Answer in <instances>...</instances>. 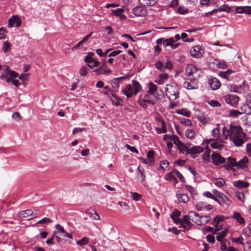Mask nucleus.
Masks as SVG:
<instances>
[{"label":"nucleus","mask_w":251,"mask_h":251,"mask_svg":"<svg viewBox=\"0 0 251 251\" xmlns=\"http://www.w3.org/2000/svg\"><path fill=\"white\" fill-rule=\"evenodd\" d=\"M214 183L217 187H222L226 184V182L223 178H219L215 179Z\"/></svg>","instance_id":"obj_44"},{"label":"nucleus","mask_w":251,"mask_h":251,"mask_svg":"<svg viewBox=\"0 0 251 251\" xmlns=\"http://www.w3.org/2000/svg\"><path fill=\"white\" fill-rule=\"evenodd\" d=\"M112 12L114 15L120 17L121 20H125L126 19V16L123 14V13L124 12L123 8H118L115 10H112Z\"/></svg>","instance_id":"obj_33"},{"label":"nucleus","mask_w":251,"mask_h":251,"mask_svg":"<svg viewBox=\"0 0 251 251\" xmlns=\"http://www.w3.org/2000/svg\"><path fill=\"white\" fill-rule=\"evenodd\" d=\"M148 92L151 95H154L157 89V86L152 82H150L148 84Z\"/></svg>","instance_id":"obj_37"},{"label":"nucleus","mask_w":251,"mask_h":251,"mask_svg":"<svg viewBox=\"0 0 251 251\" xmlns=\"http://www.w3.org/2000/svg\"><path fill=\"white\" fill-rule=\"evenodd\" d=\"M210 146L214 149L222 150L224 146L218 142H214L210 144Z\"/></svg>","instance_id":"obj_48"},{"label":"nucleus","mask_w":251,"mask_h":251,"mask_svg":"<svg viewBox=\"0 0 251 251\" xmlns=\"http://www.w3.org/2000/svg\"><path fill=\"white\" fill-rule=\"evenodd\" d=\"M189 220L196 224L199 225L200 215L194 211H190L188 215L183 216L182 228L185 230H188L193 225Z\"/></svg>","instance_id":"obj_3"},{"label":"nucleus","mask_w":251,"mask_h":251,"mask_svg":"<svg viewBox=\"0 0 251 251\" xmlns=\"http://www.w3.org/2000/svg\"><path fill=\"white\" fill-rule=\"evenodd\" d=\"M177 113L183 115L186 117H190L191 116V112L185 108H182L176 110Z\"/></svg>","instance_id":"obj_41"},{"label":"nucleus","mask_w":251,"mask_h":251,"mask_svg":"<svg viewBox=\"0 0 251 251\" xmlns=\"http://www.w3.org/2000/svg\"><path fill=\"white\" fill-rule=\"evenodd\" d=\"M179 201L183 203H186L189 200V196L185 194H178L176 195Z\"/></svg>","instance_id":"obj_36"},{"label":"nucleus","mask_w":251,"mask_h":251,"mask_svg":"<svg viewBox=\"0 0 251 251\" xmlns=\"http://www.w3.org/2000/svg\"><path fill=\"white\" fill-rule=\"evenodd\" d=\"M236 196L238 200L242 202L245 201V195L244 191L240 190H238L236 193Z\"/></svg>","instance_id":"obj_43"},{"label":"nucleus","mask_w":251,"mask_h":251,"mask_svg":"<svg viewBox=\"0 0 251 251\" xmlns=\"http://www.w3.org/2000/svg\"><path fill=\"white\" fill-rule=\"evenodd\" d=\"M236 12L238 13L251 14V6H239L236 8Z\"/></svg>","instance_id":"obj_29"},{"label":"nucleus","mask_w":251,"mask_h":251,"mask_svg":"<svg viewBox=\"0 0 251 251\" xmlns=\"http://www.w3.org/2000/svg\"><path fill=\"white\" fill-rule=\"evenodd\" d=\"M9 68L8 67H6L2 70L0 78L1 79H4L5 77H7L8 75H9Z\"/></svg>","instance_id":"obj_52"},{"label":"nucleus","mask_w":251,"mask_h":251,"mask_svg":"<svg viewBox=\"0 0 251 251\" xmlns=\"http://www.w3.org/2000/svg\"><path fill=\"white\" fill-rule=\"evenodd\" d=\"M180 123L181 124L186 126H192V121L190 119L182 118L180 119Z\"/></svg>","instance_id":"obj_50"},{"label":"nucleus","mask_w":251,"mask_h":251,"mask_svg":"<svg viewBox=\"0 0 251 251\" xmlns=\"http://www.w3.org/2000/svg\"><path fill=\"white\" fill-rule=\"evenodd\" d=\"M177 12L180 14H185L188 12V9L184 7L179 6L177 8Z\"/></svg>","instance_id":"obj_60"},{"label":"nucleus","mask_w":251,"mask_h":251,"mask_svg":"<svg viewBox=\"0 0 251 251\" xmlns=\"http://www.w3.org/2000/svg\"><path fill=\"white\" fill-rule=\"evenodd\" d=\"M22 24V21L17 15L12 16L8 20V25L10 27H19Z\"/></svg>","instance_id":"obj_14"},{"label":"nucleus","mask_w":251,"mask_h":251,"mask_svg":"<svg viewBox=\"0 0 251 251\" xmlns=\"http://www.w3.org/2000/svg\"><path fill=\"white\" fill-rule=\"evenodd\" d=\"M210 220V217L209 215L200 216L199 225H202L207 224Z\"/></svg>","instance_id":"obj_38"},{"label":"nucleus","mask_w":251,"mask_h":251,"mask_svg":"<svg viewBox=\"0 0 251 251\" xmlns=\"http://www.w3.org/2000/svg\"><path fill=\"white\" fill-rule=\"evenodd\" d=\"M204 52L201 46L197 45L192 47L190 50V54L193 57L201 58Z\"/></svg>","instance_id":"obj_13"},{"label":"nucleus","mask_w":251,"mask_h":251,"mask_svg":"<svg viewBox=\"0 0 251 251\" xmlns=\"http://www.w3.org/2000/svg\"><path fill=\"white\" fill-rule=\"evenodd\" d=\"M123 93L125 95L127 99L131 98L134 94L133 87L131 84H127L125 89L122 90Z\"/></svg>","instance_id":"obj_25"},{"label":"nucleus","mask_w":251,"mask_h":251,"mask_svg":"<svg viewBox=\"0 0 251 251\" xmlns=\"http://www.w3.org/2000/svg\"><path fill=\"white\" fill-rule=\"evenodd\" d=\"M88 238L86 236H84L81 240L76 241L77 244L80 246L86 245L88 243Z\"/></svg>","instance_id":"obj_51"},{"label":"nucleus","mask_w":251,"mask_h":251,"mask_svg":"<svg viewBox=\"0 0 251 251\" xmlns=\"http://www.w3.org/2000/svg\"><path fill=\"white\" fill-rule=\"evenodd\" d=\"M222 129L225 139H227L228 137L235 146H241L245 143L246 135L240 126L230 125L229 129L227 130L224 126Z\"/></svg>","instance_id":"obj_1"},{"label":"nucleus","mask_w":251,"mask_h":251,"mask_svg":"<svg viewBox=\"0 0 251 251\" xmlns=\"http://www.w3.org/2000/svg\"><path fill=\"white\" fill-rule=\"evenodd\" d=\"M211 64L216 65L217 68L219 69H225L227 67V65L225 61L218 60L214 58H211Z\"/></svg>","instance_id":"obj_21"},{"label":"nucleus","mask_w":251,"mask_h":251,"mask_svg":"<svg viewBox=\"0 0 251 251\" xmlns=\"http://www.w3.org/2000/svg\"><path fill=\"white\" fill-rule=\"evenodd\" d=\"M185 188L192 195L196 194V189L191 185H186Z\"/></svg>","instance_id":"obj_57"},{"label":"nucleus","mask_w":251,"mask_h":251,"mask_svg":"<svg viewBox=\"0 0 251 251\" xmlns=\"http://www.w3.org/2000/svg\"><path fill=\"white\" fill-rule=\"evenodd\" d=\"M241 114V113L240 112V111L238 110L233 109V110L229 111V116L231 117L235 118V117H238L239 115H240Z\"/></svg>","instance_id":"obj_49"},{"label":"nucleus","mask_w":251,"mask_h":251,"mask_svg":"<svg viewBox=\"0 0 251 251\" xmlns=\"http://www.w3.org/2000/svg\"><path fill=\"white\" fill-rule=\"evenodd\" d=\"M168 231L169 232H172L173 233L176 235H178V234H182L181 232H184V230L182 229H177L176 227H170L168 229Z\"/></svg>","instance_id":"obj_46"},{"label":"nucleus","mask_w":251,"mask_h":251,"mask_svg":"<svg viewBox=\"0 0 251 251\" xmlns=\"http://www.w3.org/2000/svg\"><path fill=\"white\" fill-rule=\"evenodd\" d=\"M98 75H106L111 72V70L104 63L101 67L94 70Z\"/></svg>","instance_id":"obj_19"},{"label":"nucleus","mask_w":251,"mask_h":251,"mask_svg":"<svg viewBox=\"0 0 251 251\" xmlns=\"http://www.w3.org/2000/svg\"><path fill=\"white\" fill-rule=\"evenodd\" d=\"M240 110L241 114L246 113L247 115L249 113L251 112V107L248 103H244L241 106Z\"/></svg>","instance_id":"obj_35"},{"label":"nucleus","mask_w":251,"mask_h":251,"mask_svg":"<svg viewBox=\"0 0 251 251\" xmlns=\"http://www.w3.org/2000/svg\"><path fill=\"white\" fill-rule=\"evenodd\" d=\"M208 103L212 107H218L221 106V104L216 100H211L208 101Z\"/></svg>","instance_id":"obj_58"},{"label":"nucleus","mask_w":251,"mask_h":251,"mask_svg":"<svg viewBox=\"0 0 251 251\" xmlns=\"http://www.w3.org/2000/svg\"><path fill=\"white\" fill-rule=\"evenodd\" d=\"M212 193H213V197H216V198H214V199H213V200H214L215 201H216L217 200L219 197H220L222 195V194H223V193L218 191L216 189H213L212 190Z\"/></svg>","instance_id":"obj_53"},{"label":"nucleus","mask_w":251,"mask_h":251,"mask_svg":"<svg viewBox=\"0 0 251 251\" xmlns=\"http://www.w3.org/2000/svg\"><path fill=\"white\" fill-rule=\"evenodd\" d=\"M186 74L188 76L193 75V77L196 78L199 76L201 72V69L197 67L193 64H188L185 69Z\"/></svg>","instance_id":"obj_8"},{"label":"nucleus","mask_w":251,"mask_h":251,"mask_svg":"<svg viewBox=\"0 0 251 251\" xmlns=\"http://www.w3.org/2000/svg\"><path fill=\"white\" fill-rule=\"evenodd\" d=\"M165 93L170 101L176 100L179 97V93L177 85L174 82L167 84L165 88Z\"/></svg>","instance_id":"obj_4"},{"label":"nucleus","mask_w":251,"mask_h":251,"mask_svg":"<svg viewBox=\"0 0 251 251\" xmlns=\"http://www.w3.org/2000/svg\"><path fill=\"white\" fill-rule=\"evenodd\" d=\"M197 118L199 121L203 125L208 123L211 119L209 117L202 112L199 111L197 114Z\"/></svg>","instance_id":"obj_16"},{"label":"nucleus","mask_w":251,"mask_h":251,"mask_svg":"<svg viewBox=\"0 0 251 251\" xmlns=\"http://www.w3.org/2000/svg\"><path fill=\"white\" fill-rule=\"evenodd\" d=\"M180 213L179 211L176 210L173 213H172L171 215V217L173 219V220L176 223H180L182 226V222L183 219L181 220L178 218L179 216L180 215ZM179 228H182V226H179Z\"/></svg>","instance_id":"obj_28"},{"label":"nucleus","mask_w":251,"mask_h":251,"mask_svg":"<svg viewBox=\"0 0 251 251\" xmlns=\"http://www.w3.org/2000/svg\"><path fill=\"white\" fill-rule=\"evenodd\" d=\"M209 84L210 85L211 89L213 90L218 89L221 85L219 80L215 77L210 78L209 79Z\"/></svg>","instance_id":"obj_22"},{"label":"nucleus","mask_w":251,"mask_h":251,"mask_svg":"<svg viewBox=\"0 0 251 251\" xmlns=\"http://www.w3.org/2000/svg\"><path fill=\"white\" fill-rule=\"evenodd\" d=\"M154 65L155 68L159 70L160 71H163L164 69H165L164 65L160 61H157Z\"/></svg>","instance_id":"obj_55"},{"label":"nucleus","mask_w":251,"mask_h":251,"mask_svg":"<svg viewBox=\"0 0 251 251\" xmlns=\"http://www.w3.org/2000/svg\"><path fill=\"white\" fill-rule=\"evenodd\" d=\"M140 3L144 6H152L154 5L157 0H139Z\"/></svg>","instance_id":"obj_39"},{"label":"nucleus","mask_w":251,"mask_h":251,"mask_svg":"<svg viewBox=\"0 0 251 251\" xmlns=\"http://www.w3.org/2000/svg\"><path fill=\"white\" fill-rule=\"evenodd\" d=\"M217 240L221 242V249L222 251H227L229 247V243L227 242L228 246L226 244V241L225 240V236H216Z\"/></svg>","instance_id":"obj_27"},{"label":"nucleus","mask_w":251,"mask_h":251,"mask_svg":"<svg viewBox=\"0 0 251 251\" xmlns=\"http://www.w3.org/2000/svg\"><path fill=\"white\" fill-rule=\"evenodd\" d=\"M217 202L220 205L224 206V205L226 206H228L231 203V201L224 194L219 197L217 201Z\"/></svg>","instance_id":"obj_17"},{"label":"nucleus","mask_w":251,"mask_h":251,"mask_svg":"<svg viewBox=\"0 0 251 251\" xmlns=\"http://www.w3.org/2000/svg\"><path fill=\"white\" fill-rule=\"evenodd\" d=\"M233 73L234 72L233 71L229 69L226 71L220 72L219 75L223 78L230 80L232 78L230 75Z\"/></svg>","instance_id":"obj_30"},{"label":"nucleus","mask_w":251,"mask_h":251,"mask_svg":"<svg viewBox=\"0 0 251 251\" xmlns=\"http://www.w3.org/2000/svg\"><path fill=\"white\" fill-rule=\"evenodd\" d=\"M183 86L188 90L196 89L199 87L198 80L194 77L187 78L185 79Z\"/></svg>","instance_id":"obj_12"},{"label":"nucleus","mask_w":251,"mask_h":251,"mask_svg":"<svg viewBox=\"0 0 251 251\" xmlns=\"http://www.w3.org/2000/svg\"><path fill=\"white\" fill-rule=\"evenodd\" d=\"M249 161L248 158L245 156L238 162H236L235 159L231 157L227 158L226 163L225 164V168L229 169L232 167H236L238 168H244L246 166L247 163Z\"/></svg>","instance_id":"obj_5"},{"label":"nucleus","mask_w":251,"mask_h":251,"mask_svg":"<svg viewBox=\"0 0 251 251\" xmlns=\"http://www.w3.org/2000/svg\"><path fill=\"white\" fill-rule=\"evenodd\" d=\"M52 222V220L50 219V218L45 217L43 219L39 220L36 223V225L38 224H48L49 223H50Z\"/></svg>","instance_id":"obj_45"},{"label":"nucleus","mask_w":251,"mask_h":251,"mask_svg":"<svg viewBox=\"0 0 251 251\" xmlns=\"http://www.w3.org/2000/svg\"><path fill=\"white\" fill-rule=\"evenodd\" d=\"M245 85L244 82H243L241 85H232L230 87V91L231 92L241 94L244 91Z\"/></svg>","instance_id":"obj_23"},{"label":"nucleus","mask_w":251,"mask_h":251,"mask_svg":"<svg viewBox=\"0 0 251 251\" xmlns=\"http://www.w3.org/2000/svg\"><path fill=\"white\" fill-rule=\"evenodd\" d=\"M130 77V75H127L120 77L114 78L112 80V86L114 89L117 90L119 88L120 80L128 79Z\"/></svg>","instance_id":"obj_20"},{"label":"nucleus","mask_w":251,"mask_h":251,"mask_svg":"<svg viewBox=\"0 0 251 251\" xmlns=\"http://www.w3.org/2000/svg\"><path fill=\"white\" fill-rule=\"evenodd\" d=\"M185 134L188 139H193L196 135L195 131L191 129H188L185 131Z\"/></svg>","instance_id":"obj_40"},{"label":"nucleus","mask_w":251,"mask_h":251,"mask_svg":"<svg viewBox=\"0 0 251 251\" xmlns=\"http://www.w3.org/2000/svg\"><path fill=\"white\" fill-rule=\"evenodd\" d=\"M212 224L215 226V228L209 226L203 227L204 234L211 232L212 234H218V235H225L228 233V229L224 226H226V224L223 216H216L212 222Z\"/></svg>","instance_id":"obj_2"},{"label":"nucleus","mask_w":251,"mask_h":251,"mask_svg":"<svg viewBox=\"0 0 251 251\" xmlns=\"http://www.w3.org/2000/svg\"><path fill=\"white\" fill-rule=\"evenodd\" d=\"M210 154V150L208 148L206 149L204 152L202 154V158L205 160L209 159Z\"/></svg>","instance_id":"obj_59"},{"label":"nucleus","mask_w":251,"mask_h":251,"mask_svg":"<svg viewBox=\"0 0 251 251\" xmlns=\"http://www.w3.org/2000/svg\"><path fill=\"white\" fill-rule=\"evenodd\" d=\"M156 44H163L164 46H170L172 49H176L179 45V43H176V41L173 38L164 39V38H159L156 40Z\"/></svg>","instance_id":"obj_7"},{"label":"nucleus","mask_w":251,"mask_h":251,"mask_svg":"<svg viewBox=\"0 0 251 251\" xmlns=\"http://www.w3.org/2000/svg\"><path fill=\"white\" fill-rule=\"evenodd\" d=\"M18 215L20 218H26L29 216L33 215L34 217H36L37 213L34 214L33 212L30 209H27L20 211Z\"/></svg>","instance_id":"obj_26"},{"label":"nucleus","mask_w":251,"mask_h":251,"mask_svg":"<svg viewBox=\"0 0 251 251\" xmlns=\"http://www.w3.org/2000/svg\"><path fill=\"white\" fill-rule=\"evenodd\" d=\"M224 100L227 104H228L233 107H237L239 97L234 94H226L224 97Z\"/></svg>","instance_id":"obj_11"},{"label":"nucleus","mask_w":251,"mask_h":251,"mask_svg":"<svg viewBox=\"0 0 251 251\" xmlns=\"http://www.w3.org/2000/svg\"><path fill=\"white\" fill-rule=\"evenodd\" d=\"M212 162L216 166H219L223 164L225 167V164L226 163L227 160L226 158L221 156L218 152H213L211 154Z\"/></svg>","instance_id":"obj_10"},{"label":"nucleus","mask_w":251,"mask_h":251,"mask_svg":"<svg viewBox=\"0 0 251 251\" xmlns=\"http://www.w3.org/2000/svg\"><path fill=\"white\" fill-rule=\"evenodd\" d=\"M138 171H139V173L140 175V177L141 179V181H143L145 180V175L144 174V169H141L140 166L138 168Z\"/></svg>","instance_id":"obj_62"},{"label":"nucleus","mask_w":251,"mask_h":251,"mask_svg":"<svg viewBox=\"0 0 251 251\" xmlns=\"http://www.w3.org/2000/svg\"><path fill=\"white\" fill-rule=\"evenodd\" d=\"M56 234H63L64 235H72L70 233L67 232L60 224H58L55 226L53 235Z\"/></svg>","instance_id":"obj_24"},{"label":"nucleus","mask_w":251,"mask_h":251,"mask_svg":"<svg viewBox=\"0 0 251 251\" xmlns=\"http://www.w3.org/2000/svg\"><path fill=\"white\" fill-rule=\"evenodd\" d=\"M233 217L235 218L240 224L245 223L244 219L241 216V214L238 212H235L233 214Z\"/></svg>","instance_id":"obj_42"},{"label":"nucleus","mask_w":251,"mask_h":251,"mask_svg":"<svg viewBox=\"0 0 251 251\" xmlns=\"http://www.w3.org/2000/svg\"><path fill=\"white\" fill-rule=\"evenodd\" d=\"M219 124L217 125V127L214 128L212 131V136H213L212 139H210V140L214 141L218 139L220 135V128L218 127Z\"/></svg>","instance_id":"obj_34"},{"label":"nucleus","mask_w":251,"mask_h":251,"mask_svg":"<svg viewBox=\"0 0 251 251\" xmlns=\"http://www.w3.org/2000/svg\"><path fill=\"white\" fill-rule=\"evenodd\" d=\"M247 237V236H245ZM248 238L244 239L242 236L236 239L232 238V241H236L243 245L244 251H251V236H248Z\"/></svg>","instance_id":"obj_9"},{"label":"nucleus","mask_w":251,"mask_h":251,"mask_svg":"<svg viewBox=\"0 0 251 251\" xmlns=\"http://www.w3.org/2000/svg\"><path fill=\"white\" fill-rule=\"evenodd\" d=\"M147 155L150 160V162L152 163L154 161V151L152 150L149 151L147 152Z\"/></svg>","instance_id":"obj_54"},{"label":"nucleus","mask_w":251,"mask_h":251,"mask_svg":"<svg viewBox=\"0 0 251 251\" xmlns=\"http://www.w3.org/2000/svg\"><path fill=\"white\" fill-rule=\"evenodd\" d=\"M94 53L92 52H89L88 55L85 57L84 61L87 64H91V61L93 58Z\"/></svg>","instance_id":"obj_47"},{"label":"nucleus","mask_w":251,"mask_h":251,"mask_svg":"<svg viewBox=\"0 0 251 251\" xmlns=\"http://www.w3.org/2000/svg\"><path fill=\"white\" fill-rule=\"evenodd\" d=\"M133 89L134 92V95H136L139 93L142 89V87L140 84L136 80H132Z\"/></svg>","instance_id":"obj_32"},{"label":"nucleus","mask_w":251,"mask_h":251,"mask_svg":"<svg viewBox=\"0 0 251 251\" xmlns=\"http://www.w3.org/2000/svg\"><path fill=\"white\" fill-rule=\"evenodd\" d=\"M233 185L237 188H248L249 183L247 181L239 180L233 182Z\"/></svg>","instance_id":"obj_31"},{"label":"nucleus","mask_w":251,"mask_h":251,"mask_svg":"<svg viewBox=\"0 0 251 251\" xmlns=\"http://www.w3.org/2000/svg\"><path fill=\"white\" fill-rule=\"evenodd\" d=\"M88 67V66L87 65L85 66H83L80 68L79 70V73L81 75L85 76L87 75L89 70Z\"/></svg>","instance_id":"obj_56"},{"label":"nucleus","mask_w":251,"mask_h":251,"mask_svg":"<svg viewBox=\"0 0 251 251\" xmlns=\"http://www.w3.org/2000/svg\"><path fill=\"white\" fill-rule=\"evenodd\" d=\"M10 46V43L8 41H5L3 45L2 50L4 52H6L9 50V48Z\"/></svg>","instance_id":"obj_61"},{"label":"nucleus","mask_w":251,"mask_h":251,"mask_svg":"<svg viewBox=\"0 0 251 251\" xmlns=\"http://www.w3.org/2000/svg\"><path fill=\"white\" fill-rule=\"evenodd\" d=\"M204 151L203 148L200 146H194L188 149L187 154H190L192 158H195L197 157L196 154L203 152Z\"/></svg>","instance_id":"obj_15"},{"label":"nucleus","mask_w":251,"mask_h":251,"mask_svg":"<svg viewBox=\"0 0 251 251\" xmlns=\"http://www.w3.org/2000/svg\"><path fill=\"white\" fill-rule=\"evenodd\" d=\"M169 165V163L167 160H163L160 162V167L163 170H165L168 167Z\"/></svg>","instance_id":"obj_63"},{"label":"nucleus","mask_w":251,"mask_h":251,"mask_svg":"<svg viewBox=\"0 0 251 251\" xmlns=\"http://www.w3.org/2000/svg\"><path fill=\"white\" fill-rule=\"evenodd\" d=\"M170 139L177 146V149L180 153H184V152H186L187 154V150H188L189 147L191 145L190 143L184 144L180 140L178 136L175 135L170 136Z\"/></svg>","instance_id":"obj_6"},{"label":"nucleus","mask_w":251,"mask_h":251,"mask_svg":"<svg viewBox=\"0 0 251 251\" xmlns=\"http://www.w3.org/2000/svg\"><path fill=\"white\" fill-rule=\"evenodd\" d=\"M165 69L171 70L173 68V64L170 60H167L166 64L164 65Z\"/></svg>","instance_id":"obj_64"},{"label":"nucleus","mask_w":251,"mask_h":251,"mask_svg":"<svg viewBox=\"0 0 251 251\" xmlns=\"http://www.w3.org/2000/svg\"><path fill=\"white\" fill-rule=\"evenodd\" d=\"M132 12L137 17H143L147 14L146 10L141 6L134 7L132 10Z\"/></svg>","instance_id":"obj_18"}]
</instances>
